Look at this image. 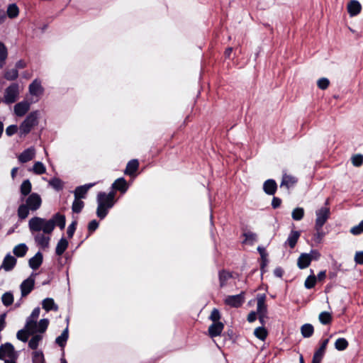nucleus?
I'll use <instances>...</instances> for the list:
<instances>
[{"instance_id": "56", "label": "nucleus", "mask_w": 363, "mask_h": 363, "mask_svg": "<svg viewBox=\"0 0 363 363\" xmlns=\"http://www.w3.org/2000/svg\"><path fill=\"white\" fill-rule=\"evenodd\" d=\"M350 232L354 235H358L363 233V220L359 223V225L352 227Z\"/></svg>"}, {"instance_id": "59", "label": "nucleus", "mask_w": 363, "mask_h": 363, "mask_svg": "<svg viewBox=\"0 0 363 363\" xmlns=\"http://www.w3.org/2000/svg\"><path fill=\"white\" fill-rule=\"evenodd\" d=\"M315 229L316 230V233L313 235V240L315 242L320 243L321 242L323 237L325 236V233L323 231L322 228Z\"/></svg>"}, {"instance_id": "53", "label": "nucleus", "mask_w": 363, "mask_h": 363, "mask_svg": "<svg viewBox=\"0 0 363 363\" xmlns=\"http://www.w3.org/2000/svg\"><path fill=\"white\" fill-rule=\"evenodd\" d=\"M351 160L354 167H360L363 164V155L361 154L354 155L352 157Z\"/></svg>"}, {"instance_id": "9", "label": "nucleus", "mask_w": 363, "mask_h": 363, "mask_svg": "<svg viewBox=\"0 0 363 363\" xmlns=\"http://www.w3.org/2000/svg\"><path fill=\"white\" fill-rule=\"evenodd\" d=\"M26 204L33 211H37L42 204V199L37 193L30 194L26 200Z\"/></svg>"}, {"instance_id": "37", "label": "nucleus", "mask_w": 363, "mask_h": 363, "mask_svg": "<svg viewBox=\"0 0 363 363\" xmlns=\"http://www.w3.org/2000/svg\"><path fill=\"white\" fill-rule=\"evenodd\" d=\"M18 77V71L16 69H7L4 72V77L8 81H14Z\"/></svg>"}, {"instance_id": "51", "label": "nucleus", "mask_w": 363, "mask_h": 363, "mask_svg": "<svg viewBox=\"0 0 363 363\" xmlns=\"http://www.w3.org/2000/svg\"><path fill=\"white\" fill-rule=\"evenodd\" d=\"M49 184L57 191H60L63 189V183L59 178L55 177L50 179Z\"/></svg>"}, {"instance_id": "27", "label": "nucleus", "mask_w": 363, "mask_h": 363, "mask_svg": "<svg viewBox=\"0 0 363 363\" xmlns=\"http://www.w3.org/2000/svg\"><path fill=\"white\" fill-rule=\"evenodd\" d=\"M311 262V258L307 253H302L297 260V265L299 269H303L307 268Z\"/></svg>"}, {"instance_id": "5", "label": "nucleus", "mask_w": 363, "mask_h": 363, "mask_svg": "<svg viewBox=\"0 0 363 363\" xmlns=\"http://www.w3.org/2000/svg\"><path fill=\"white\" fill-rule=\"evenodd\" d=\"M36 327L37 323L26 321L24 328L17 332V338L23 342H27L30 335L36 333Z\"/></svg>"}, {"instance_id": "47", "label": "nucleus", "mask_w": 363, "mask_h": 363, "mask_svg": "<svg viewBox=\"0 0 363 363\" xmlns=\"http://www.w3.org/2000/svg\"><path fill=\"white\" fill-rule=\"evenodd\" d=\"M33 363H45L44 354L42 351H34L32 353Z\"/></svg>"}, {"instance_id": "45", "label": "nucleus", "mask_w": 363, "mask_h": 363, "mask_svg": "<svg viewBox=\"0 0 363 363\" xmlns=\"http://www.w3.org/2000/svg\"><path fill=\"white\" fill-rule=\"evenodd\" d=\"M317 282L316 277L313 274L309 275L304 282V286L306 289H311L315 287Z\"/></svg>"}, {"instance_id": "2", "label": "nucleus", "mask_w": 363, "mask_h": 363, "mask_svg": "<svg viewBox=\"0 0 363 363\" xmlns=\"http://www.w3.org/2000/svg\"><path fill=\"white\" fill-rule=\"evenodd\" d=\"M116 195L115 191H110L109 193L100 191L97 194V208L96 213L100 220H103L106 217L109 210L116 203Z\"/></svg>"}, {"instance_id": "20", "label": "nucleus", "mask_w": 363, "mask_h": 363, "mask_svg": "<svg viewBox=\"0 0 363 363\" xmlns=\"http://www.w3.org/2000/svg\"><path fill=\"white\" fill-rule=\"evenodd\" d=\"M43 261V256L40 252H38L29 261V267L33 270L38 269L42 264Z\"/></svg>"}, {"instance_id": "50", "label": "nucleus", "mask_w": 363, "mask_h": 363, "mask_svg": "<svg viewBox=\"0 0 363 363\" xmlns=\"http://www.w3.org/2000/svg\"><path fill=\"white\" fill-rule=\"evenodd\" d=\"M292 218L294 220H301L304 216V209L303 208H296L291 213Z\"/></svg>"}, {"instance_id": "14", "label": "nucleus", "mask_w": 363, "mask_h": 363, "mask_svg": "<svg viewBox=\"0 0 363 363\" xmlns=\"http://www.w3.org/2000/svg\"><path fill=\"white\" fill-rule=\"evenodd\" d=\"M139 168V162L137 159H133L130 160L124 170L125 175L130 176V177H136V172Z\"/></svg>"}, {"instance_id": "12", "label": "nucleus", "mask_w": 363, "mask_h": 363, "mask_svg": "<svg viewBox=\"0 0 363 363\" xmlns=\"http://www.w3.org/2000/svg\"><path fill=\"white\" fill-rule=\"evenodd\" d=\"M111 191H115L116 194V191L125 194L128 189V184L123 177H120L114 181L111 185Z\"/></svg>"}, {"instance_id": "42", "label": "nucleus", "mask_w": 363, "mask_h": 363, "mask_svg": "<svg viewBox=\"0 0 363 363\" xmlns=\"http://www.w3.org/2000/svg\"><path fill=\"white\" fill-rule=\"evenodd\" d=\"M49 320L47 318L41 319L39 323H37L36 333H44L49 325Z\"/></svg>"}, {"instance_id": "61", "label": "nucleus", "mask_w": 363, "mask_h": 363, "mask_svg": "<svg viewBox=\"0 0 363 363\" xmlns=\"http://www.w3.org/2000/svg\"><path fill=\"white\" fill-rule=\"evenodd\" d=\"M354 261L358 264H363V251L356 252Z\"/></svg>"}, {"instance_id": "16", "label": "nucleus", "mask_w": 363, "mask_h": 363, "mask_svg": "<svg viewBox=\"0 0 363 363\" xmlns=\"http://www.w3.org/2000/svg\"><path fill=\"white\" fill-rule=\"evenodd\" d=\"M17 259L10 254H8L4 258L3 262L0 269L3 268L5 271L9 272L12 270L16 266Z\"/></svg>"}, {"instance_id": "41", "label": "nucleus", "mask_w": 363, "mask_h": 363, "mask_svg": "<svg viewBox=\"0 0 363 363\" xmlns=\"http://www.w3.org/2000/svg\"><path fill=\"white\" fill-rule=\"evenodd\" d=\"M349 343L345 338L340 337L335 342V347L339 351H343L348 347Z\"/></svg>"}, {"instance_id": "34", "label": "nucleus", "mask_w": 363, "mask_h": 363, "mask_svg": "<svg viewBox=\"0 0 363 363\" xmlns=\"http://www.w3.org/2000/svg\"><path fill=\"white\" fill-rule=\"evenodd\" d=\"M8 57V50L4 43L0 42V69L3 68Z\"/></svg>"}, {"instance_id": "17", "label": "nucleus", "mask_w": 363, "mask_h": 363, "mask_svg": "<svg viewBox=\"0 0 363 363\" xmlns=\"http://www.w3.org/2000/svg\"><path fill=\"white\" fill-rule=\"evenodd\" d=\"M263 190L268 195H274L277 190V184L275 180L269 179L263 184Z\"/></svg>"}, {"instance_id": "63", "label": "nucleus", "mask_w": 363, "mask_h": 363, "mask_svg": "<svg viewBox=\"0 0 363 363\" xmlns=\"http://www.w3.org/2000/svg\"><path fill=\"white\" fill-rule=\"evenodd\" d=\"M6 313H5L0 315V332L2 331L6 325Z\"/></svg>"}, {"instance_id": "38", "label": "nucleus", "mask_w": 363, "mask_h": 363, "mask_svg": "<svg viewBox=\"0 0 363 363\" xmlns=\"http://www.w3.org/2000/svg\"><path fill=\"white\" fill-rule=\"evenodd\" d=\"M43 339V336L40 334L34 335L28 342V347L32 350H36L39 345L40 341Z\"/></svg>"}, {"instance_id": "36", "label": "nucleus", "mask_w": 363, "mask_h": 363, "mask_svg": "<svg viewBox=\"0 0 363 363\" xmlns=\"http://www.w3.org/2000/svg\"><path fill=\"white\" fill-rule=\"evenodd\" d=\"M254 335L259 340L264 341L268 335V331L264 327L261 326L255 329Z\"/></svg>"}, {"instance_id": "30", "label": "nucleus", "mask_w": 363, "mask_h": 363, "mask_svg": "<svg viewBox=\"0 0 363 363\" xmlns=\"http://www.w3.org/2000/svg\"><path fill=\"white\" fill-rule=\"evenodd\" d=\"M69 337L68 327H67L62 334L55 339V343L60 347L64 348L66 345L67 341Z\"/></svg>"}, {"instance_id": "64", "label": "nucleus", "mask_w": 363, "mask_h": 363, "mask_svg": "<svg viewBox=\"0 0 363 363\" xmlns=\"http://www.w3.org/2000/svg\"><path fill=\"white\" fill-rule=\"evenodd\" d=\"M308 255L311 258V261L318 260L320 257V253L316 250H311Z\"/></svg>"}, {"instance_id": "57", "label": "nucleus", "mask_w": 363, "mask_h": 363, "mask_svg": "<svg viewBox=\"0 0 363 363\" xmlns=\"http://www.w3.org/2000/svg\"><path fill=\"white\" fill-rule=\"evenodd\" d=\"M77 221L74 220L68 226L67 230V236L69 238H72V237L75 233V230L77 229Z\"/></svg>"}, {"instance_id": "22", "label": "nucleus", "mask_w": 363, "mask_h": 363, "mask_svg": "<svg viewBox=\"0 0 363 363\" xmlns=\"http://www.w3.org/2000/svg\"><path fill=\"white\" fill-rule=\"evenodd\" d=\"M43 308L47 311H57L59 309L58 306L55 303V301L52 298H46L42 301Z\"/></svg>"}, {"instance_id": "4", "label": "nucleus", "mask_w": 363, "mask_h": 363, "mask_svg": "<svg viewBox=\"0 0 363 363\" xmlns=\"http://www.w3.org/2000/svg\"><path fill=\"white\" fill-rule=\"evenodd\" d=\"M19 97V84L18 83L11 84L4 91L3 102L6 104L15 103Z\"/></svg>"}, {"instance_id": "24", "label": "nucleus", "mask_w": 363, "mask_h": 363, "mask_svg": "<svg viewBox=\"0 0 363 363\" xmlns=\"http://www.w3.org/2000/svg\"><path fill=\"white\" fill-rule=\"evenodd\" d=\"M301 236L300 231L291 230L285 244L288 245L290 248L294 249Z\"/></svg>"}, {"instance_id": "40", "label": "nucleus", "mask_w": 363, "mask_h": 363, "mask_svg": "<svg viewBox=\"0 0 363 363\" xmlns=\"http://www.w3.org/2000/svg\"><path fill=\"white\" fill-rule=\"evenodd\" d=\"M6 13L10 18H16L19 14L18 7L16 4H9Z\"/></svg>"}, {"instance_id": "8", "label": "nucleus", "mask_w": 363, "mask_h": 363, "mask_svg": "<svg viewBox=\"0 0 363 363\" xmlns=\"http://www.w3.org/2000/svg\"><path fill=\"white\" fill-rule=\"evenodd\" d=\"M245 292L242 291L238 295L228 296L225 298L224 303L225 305L233 308H240L245 302Z\"/></svg>"}, {"instance_id": "29", "label": "nucleus", "mask_w": 363, "mask_h": 363, "mask_svg": "<svg viewBox=\"0 0 363 363\" xmlns=\"http://www.w3.org/2000/svg\"><path fill=\"white\" fill-rule=\"evenodd\" d=\"M69 242L64 237H62L57 242L55 248V254L61 256L67 249Z\"/></svg>"}, {"instance_id": "11", "label": "nucleus", "mask_w": 363, "mask_h": 363, "mask_svg": "<svg viewBox=\"0 0 363 363\" xmlns=\"http://www.w3.org/2000/svg\"><path fill=\"white\" fill-rule=\"evenodd\" d=\"M257 315H267V306L265 303L266 294H258L257 295Z\"/></svg>"}, {"instance_id": "46", "label": "nucleus", "mask_w": 363, "mask_h": 363, "mask_svg": "<svg viewBox=\"0 0 363 363\" xmlns=\"http://www.w3.org/2000/svg\"><path fill=\"white\" fill-rule=\"evenodd\" d=\"M243 236L245 237V240L243 241L245 243H248L252 245L257 241V235L251 231L244 233Z\"/></svg>"}, {"instance_id": "19", "label": "nucleus", "mask_w": 363, "mask_h": 363, "mask_svg": "<svg viewBox=\"0 0 363 363\" xmlns=\"http://www.w3.org/2000/svg\"><path fill=\"white\" fill-rule=\"evenodd\" d=\"M29 103L24 101L19 102L14 106V112L16 116L21 117L24 116L29 111Z\"/></svg>"}, {"instance_id": "25", "label": "nucleus", "mask_w": 363, "mask_h": 363, "mask_svg": "<svg viewBox=\"0 0 363 363\" xmlns=\"http://www.w3.org/2000/svg\"><path fill=\"white\" fill-rule=\"evenodd\" d=\"M297 182H298V179L295 177L289 175L287 174H284L280 186L281 187L284 186L286 189H289L290 187L295 185L297 183Z\"/></svg>"}, {"instance_id": "39", "label": "nucleus", "mask_w": 363, "mask_h": 363, "mask_svg": "<svg viewBox=\"0 0 363 363\" xmlns=\"http://www.w3.org/2000/svg\"><path fill=\"white\" fill-rule=\"evenodd\" d=\"M318 318H319L320 322L323 325H328L333 320L332 315L329 312H327V311L321 312L319 314Z\"/></svg>"}, {"instance_id": "62", "label": "nucleus", "mask_w": 363, "mask_h": 363, "mask_svg": "<svg viewBox=\"0 0 363 363\" xmlns=\"http://www.w3.org/2000/svg\"><path fill=\"white\" fill-rule=\"evenodd\" d=\"M281 204V199L274 196L272 201V206L273 208H278Z\"/></svg>"}, {"instance_id": "60", "label": "nucleus", "mask_w": 363, "mask_h": 363, "mask_svg": "<svg viewBox=\"0 0 363 363\" xmlns=\"http://www.w3.org/2000/svg\"><path fill=\"white\" fill-rule=\"evenodd\" d=\"M18 130V127L16 125H11L6 129V133L8 136L14 135Z\"/></svg>"}, {"instance_id": "3", "label": "nucleus", "mask_w": 363, "mask_h": 363, "mask_svg": "<svg viewBox=\"0 0 363 363\" xmlns=\"http://www.w3.org/2000/svg\"><path fill=\"white\" fill-rule=\"evenodd\" d=\"M38 124V113L31 112L29 113L26 119L21 123L19 127L21 136H26L28 135L31 129Z\"/></svg>"}, {"instance_id": "48", "label": "nucleus", "mask_w": 363, "mask_h": 363, "mask_svg": "<svg viewBox=\"0 0 363 363\" xmlns=\"http://www.w3.org/2000/svg\"><path fill=\"white\" fill-rule=\"evenodd\" d=\"M329 339H325L322 341L320 347L314 352V354L323 357L326 351Z\"/></svg>"}, {"instance_id": "10", "label": "nucleus", "mask_w": 363, "mask_h": 363, "mask_svg": "<svg viewBox=\"0 0 363 363\" xmlns=\"http://www.w3.org/2000/svg\"><path fill=\"white\" fill-rule=\"evenodd\" d=\"M35 279L32 276L25 279L21 284L20 288L21 291V296H27L34 289Z\"/></svg>"}, {"instance_id": "55", "label": "nucleus", "mask_w": 363, "mask_h": 363, "mask_svg": "<svg viewBox=\"0 0 363 363\" xmlns=\"http://www.w3.org/2000/svg\"><path fill=\"white\" fill-rule=\"evenodd\" d=\"M317 85L320 89L325 90L330 85V81L327 78L323 77L318 80Z\"/></svg>"}, {"instance_id": "6", "label": "nucleus", "mask_w": 363, "mask_h": 363, "mask_svg": "<svg viewBox=\"0 0 363 363\" xmlns=\"http://www.w3.org/2000/svg\"><path fill=\"white\" fill-rule=\"evenodd\" d=\"M330 211L328 207H322L316 211L315 228H322L330 217Z\"/></svg>"}, {"instance_id": "18", "label": "nucleus", "mask_w": 363, "mask_h": 363, "mask_svg": "<svg viewBox=\"0 0 363 363\" xmlns=\"http://www.w3.org/2000/svg\"><path fill=\"white\" fill-rule=\"evenodd\" d=\"M35 157V149L33 147H29L23 152H21L18 157V159L20 162L21 163H26L30 160H32Z\"/></svg>"}, {"instance_id": "58", "label": "nucleus", "mask_w": 363, "mask_h": 363, "mask_svg": "<svg viewBox=\"0 0 363 363\" xmlns=\"http://www.w3.org/2000/svg\"><path fill=\"white\" fill-rule=\"evenodd\" d=\"M40 312V309L39 307L35 308L30 315L27 318L26 321H33L34 323H37V319L39 317Z\"/></svg>"}, {"instance_id": "54", "label": "nucleus", "mask_w": 363, "mask_h": 363, "mask_svg": "<svg viewBox=\"0 0 363 363\" xmlns=\"http://www.w3.org/2000/svg\"><path fill=\"white\" fill-rule=\"evenodd\" d=\"M99 223L96 220L94 219V220H92L91 221H90L87 226L88 233H89V235H87V237L91 235L99 228Z\"/></svg>"}, {"instance_id": "15", "label": "nucleus", "mask_w": 363, "mask_h": 363, "mask_svg": "<svg viewBox=\"0 0 363 363\" xmlns=\"http://www.w3.org/2000/svg\"><path fill=\"white\" fill-rule=\"evenodd\" d=\"M94 184H95L94 183H89V184H84L82 186H77L74 191V199H84L86 197V195L88 191L92 186H94Z\"/></svg>"}, {"instance_id": "21", "label": "nucleus", "mask_w": 363, "mask_h": 363, "mask_svg": "<svg viewBox=\"0 0 363 363\" xmlns=\"http://www.w3.org/2000/svg\"><path fill=\"white\" fill-rule=\"evenodd\" d=\"M362 10L360 3L357 0H351L347 5V11L351 16L358 15Z\"/></svg>"}, {"instance_id": "7", "label": "nucleus", "mask_w": 363, "mask_h": 363, "mask_svg": "<svg viewBox=\"0 0 363 363\" xmlns=\"http://www.w3.org/2000/svg\"><path fill=\"white\" fill-rule=\"evenodd\" d=\"M18 352L15 350L13 345L10 342H6L0 346V360L15 358Z\"/></svg>"}, {"instance_id": "33", "label": "nucleus", "mask_w": 363, "mask_h": 363, "mask_svg": "<svg viewBox=\"0 0 363 363\" xmlns=\"http://www.w3.org/2000/svg\"><path fill=\"white\" fill-rule=\"evenodd\" d=\"M301 333L303 337L308 338L313 335L314 328L310 323H306L301 328Z\"/></svg>"}, {"instance_id": "13", "label": "nucleus", "mask_w": 363, "mask_h": 363, "mask_svg": "<svg viewBox=\"0 0 363 363\" xmlns=\"http://www.w3.org/2000/svg\"><path fill=\"white\" fill-rule=\"evenodd\" d=\"M224 329V324L222 322L212 323L208 327V334L211 338L220 336Z\"/></svg>"}, {"instance_id": "49", "label": "nucleus", "mask_w": 363, "mask_h": 363, "mask_svg": "<svg viewBox=\"0 0 363 363\" xmlns=\"http://www.w3.org/2000/svg\"><path fill=\"white\" fill-rule=\"evenodd\" d=\"M33 171L35 174L40 175L45 173L46 168L41 162H36L33 167Z\"/></svg>"}, {"instance_id": "43", "label": "nucleus", "mask_w": 363, "mask_h": 363, "mask_svg": "<svg viewBox=\"0 0 363 363\" xmlns=\"http://www.w3.org/2000/svg\"><path fill=\"white\" fill-rule=\"evenodd\" d=\"M84 206V201H82L81 199H74L72 203V210L73 213H79L82 211Z\"/></svg>"}, {"instance_id": "28", "label": "nucleus", "mask_w": 363, "mask_h": 363, "mask_svg": "<svg viewBox=\"0 0 363 363\" xmlns=\"http://www.w3.org/2000/svg\"><path fill=\"white\" fill-rule=\"evenodd\" d=\"M32 190V184L29 179L24 180L21 186H20V192L21 196V200H23L24 198L30 194Z\"/></svg>"}, {"instance_id": "35", "label": "nucleus", "mask_w": 363, "mask_h": 363, "mask_svg": "<svg viewBox=\"0 0 363 363\" xmlns=\"http://www.w3.org/2000/svg\"><path fill=\"white\" fill-rule=\"evenodd\" d=\"M29 210H30V208L26 203L21 204L18 206V211H17V214H18L19 219H21V220L26 219L29 214Z\"/></svg>"}, {"instance_id": "1", "label": "nucleus", "mask_w": 363, "mask_h": 363, "mask_svg": "<svg viewBox=\"0 0 363 363\" xmlns=\"http://www.w3.org/2000/svg\"><path fill=\"white\" fill-rule=\"evenodd\" d=\"M65 225V216L60 213H55L50 220L35 216L30 219L28 222L29 230L33 234L43 231L44 233L49 235L52 233L55 226L59 227L60 230H63Z\"/></svg>"}, {"instance_id": "32", "label": "nucleus", "mask_w": 363, "mask_h": 363, "mask_svg": "<svg viewBox=\"0 0 363 363\" xmlns=\"http://www.w3.org/2000/svg\"><path fill=\"white\" fill-rule=\"evenodd\" d=\"M219 284L220 287L223 288L227 284V281L233 277L232 274L226 270L219 272Z\"/></svg>"}, {"instance_id": "52", "label": "nucleus", "mask_w": 363, "mask_h": 363, "mask_svg": "<svg viewBox=\"0 0 363 363\" xmlns=\"http://www.w3.org/2000/svg\"><path fill=\"white\" fill-rule=\"evenodd\" d=\"M221 314L218 308H214L211 313L209 319L213 322H220Z\"/></svg>"}, {"instance_id": "26", "label": "nucleus", "mask_w": 363, "mask_h": 363, "mask_svg": "<svg viewBox=\"0 0 363 363\" xmlns=\"http://www.w3.org/2000/svg\"><path fill=\"white\" fill-rule=\"evenodd\" d=\"M29 92L33 96H39L43 92V88L41 86V83L38 79H35L29 85Z\"/></svg>"}, {"instance_id": "31", "label": "nucleus", "mask_w": 363, "mask_h": 363, "mask_svg": "<svg viewBox=\"0 0 363 363\" xmlns=\"http://www.w3.org/2000/svg\"><path fill=\"white\" fill-rule=\"evenodd\" d=\"M28 250V247L24 243H21L14 247L13 250V254L18 257H24Z\"/></svg>"}, {"instance_id": "23", "label": "nucleus", "mask_w": 363, "mask_h": 363, "mask_svg": "<svg viewBox=\"0 0 363 363\" xmlns=\"http://www.w3.org/2000/svg\"><path fill=\"white\" fill-rule=\"evenodd\" d=\"M45 234L44 233H38L34 238L36 244L43 249L48 247L50 240V237Z\"/></svg>"}, {"instance_id": "44", "label": "nucleus", "mask_w": 363, "mask_h": 363, "mask_svg": "<svg viewBox=\"0 0 363 363\" xmlns=\"http://www.w3.org/2000/svg\"><path fill=\"white\" fill-rule=\"evenodd\" d=\"M1 301L5 306H9L13 303V296L10 291L4 293L1 296Z\"/></svg>"}]
</instances>
